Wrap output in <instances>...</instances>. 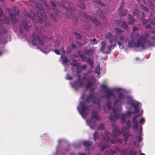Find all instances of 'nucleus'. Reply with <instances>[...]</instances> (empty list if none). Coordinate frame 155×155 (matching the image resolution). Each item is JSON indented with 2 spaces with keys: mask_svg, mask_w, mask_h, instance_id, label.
Segmentation results:
<instances>
[{
  "mask_svg": "<svg viewBox=\"0 0 155 155\" xmlns=\"http://www.w3.org/2000/svg\"><path fill=\"white\" fill-rule=\"evenodd\" d=\"M98 129L101 131V135L102 140L101 143L98 144V147H99L101 150L103 151L105 149L108 148L109 146V143L110 141L111 134L108 132L105 131L104 127L102 124L100 125L97 128Z\"/></svg>",
  "mask_w": 155,
  "mask_h": 155,
  "instance_id": "obj_1",
  "label": "nucleus"
},
{
  "mask_svg": "<svg viewBox=\"0 0 155 155\" xmlns=\"http://www.w3.org/2000/svg\"><path fill=\"white\" fill-rule=\"evenodd\" d=\"M79 14L80 15V19L87 23L86 25H84V28L85 30L90 28V25L88 23L90 21H91L92 23L96 25L99 26L101 24V22L99 20L95 18L91 17L89 15L87 14L85 12H80Z\"/></svg>",
  "mask_w": 155,
  "mask_h": 155,
  "instance_id": "obj_2",
  "label": "nucleus"
},
{
  "mask_svg": "<svg viewBox=\"0 0 155 155\" xmlns=\"http://www.w3.org/2000/svg\"><path fill=\"white\" fill-rule=\"evenodd\" d=\"M32 19L35 22L42 24L43 22L46 28L50 27V22L46 17L45 13L44 12H42L38 11L37 13L34 14L31 17Z\"/></svg>",
  "mask_w": 155,
  "mask_h": 155,
  "instance_id": "obj_3",
  "label": "nucleus"
},
{
  "mask_svg": "<svg viewBox=\"0 0 155 155\" xmlns=\"http://www.w3.org/2000/svg\"><path fill=\"white\" fill-rule=\"evenodd\" d=\"M72 5V4L70 2H66L64 4H63L62 7L66 9L65 14L67 16L73 20H75L76 21L74 22L76 23L77 22V18L76 15L77 11L71 6Z\"/></svg>",
  "mask_w": 155,
  "mask_h": 155,
  "instance_id": "obj_4",
  "label": "nucleus"
},
{
  "mask_svg": "<svg viewBox=\"0 0 155 155\" xmlns=\"http://www.w3.org/2000/svg\"><path fill=\"white\" fill-rule=\"evenodd\" d=\"M127 115H124L123 114H121V119L122 124L124 126V127L122 128V130L124 137V140L126 142L127 141V137L129 136V129H130V122L129 119H127L126 118Z\"/></svg>",
  "mask_w": 155,
  "mask_h": 155,
  "instance_id": "obj_5",
  "label": "nucleus"
},
{
  "mask_svg": "<svg viewBox=\"0 0 155 155\" xmlns=\"http://www.w3.org/2000/svg\"><path fill=\"white\" fill-rule=\"evenodd\" d=\"M107 107L110 114V122H115L118 116L117 113V109H116L115 107L111 108V104L109 103H108L107 105Z\"/></svg>",
  "mask_w": 155,
  "mask_h": 155,
  "instance_id": "obj_6",
  "label": "nucleus"
},
{
  "mask_svg": "<svg viewBox=\"0 0 155 155\" xmlns=\"http://www.w3.org/2000/svg\"><path fill=\"white\" fill-rule=\"evenodd\" d=\"M6 11L10 15L12 22H16L17 21L16 17L18 15L19 13L18 9L16 8H14L12 9L7 8Z\"/></svg>",
  "mask_w": 155,
  "mask_h": 155,
  "instance_id": "obj_7",
  "label": "nucleus"
},
{
  "mask_svg": "<svg viewBox=\"0 0 155 155\" xmlns=\"http://www.w3.org/2000/svg\"><path fill=\"white\" fill-rule=\"evenodd\" d=\"M141 47L143 49L148 48L154 46L155 43L148 40L146 38L143 36H141Z\"/></svg>",
  "mask_w": 155,
  "mask_h": 155,
  "instance_id": "obj_8",
  "label": "nucleus"
},
{
  "mask_svg": "<svg viewBox=\"0 0 155 155\" xmlns=\"http://www.w3.org/2000/svg\"><path fill=\"white\" fill-rule=\"evenodd\" d=\"M101 87L103 88V91L105 92V97L106 98L108 99L114 96V94L112 89L108 88L107 86L104 84L101 85Z\"/></svg>",
  "mask_w": 155,
  "mask_h": 155,
  "instance_id": "obj_9",
  "label": "nucleus"
},
{
  "mask_svg": "<svg viewBox=\"0 0 155 155\" xmlns=\"http://www.w3.org/2000/svg\"><path fill=\"white\" fill-rule=\"evenodd\" d=\"M113 131L114 137L111 140H110L109 144L110 142L112 143H116L117 141H119V138L116 136H118L120 134V130L117 127H114L113 129Z\"/></svg>",
  "mask_w": 155,
  "mask_h": 155,
  "instance_id": "obj_10",
  "label": "nucleus"
},
{
  "mask_svg": "<svg viewBox=\"0 0 155 155\" xmlns=\"http://www.w3.org/2000/svg\"><path fill=\"white\" fill-rule=\"evenodd\" d=\"M94 14L95 15L101 19L104 20L106 19L104 11L100 9L98 7H95Z\"/></svg>",
  "mask_w": 155,
  "mask_h": 155,
  "instance_id": "obj_11",
  "label": "nucleus"
},
{
  "mask_svg": "<svg viewBox=\"0 0 155 155\" xmlns=\"http://www.w3.org/2000/svg\"><path fill=\"white\" fill-rule=\"evenodd\" d=\"M93 104L97 105L98 106H100V102L99 101L97 103V99L94 95V94H90L85 99V101L87 103H89L91 101Z\"/></svg>",
  "mask_w": 155,
  "mask_h": 155,
  "instance_id": "obj_12",
  "label": "nucleus"
},
{
  "mask_svg": "<svg viewBox=\"0 0 155 155\" xmlns=\"http://www.w3.org/2000/svg\"><path fill=\"white\" fill-rule=\"evenodd\" d=\"M80 104L81 108V110L80 112V114L82 117H86L87 116L86 111L89 110L91 105L87 106L85 103L81 102H80Z\"/></svg>",
  "mask_w": 155,
  "mask_h": 155,
  "instance_id": "obj_13",
  "label": "nucleus"
},
{
  "mask_svg": "<svg viewBox=\"0 0 155 155\" xmlns=\"http://www.w3.org/2000/svg\"><path fill=\"white\" fill-rule=\"evenodd\" d=\"M141 46V37L137 40V43L134 42L132 40L129 41L128 44V47L129 48H133L134 47L138 48L140 46Z\"/></svg>",
  "mask_w": 155,
  "mask_h": 155,
  "instance_id": "obj_14",
  "label": "nucleus"
},
{
  "mask_svg": "<svg viewBox=\"0 0 155 155\" xmlns=\"http://www.w3.org/2000/svg\"><path fill=\"white\" fill-rule=\"evenodd\" d=\"M32 44L35 46L37 45V43H38L39 45H44V41L41 40L39 36L38 35L34 37L32 39Z\"/></svg>",
  "mask_w": 155,
  "mask_h": 155,
  "instance_id": "obj_15",
  "label": "nucleus"
},
{
  "mask_svg": "<svg viewBox=\"0 0 155 155\" xmlns=\"http://www.w3.org/2000/svg\"><path fill=\"white\" fill-rule=\"evenodd\" d=\"M117 91L119 93L118 99H116L114 103L115 106H116L117 104H120L122 101L124 97V94L122 92L120 91V89L119 88L117 90Z\"/></svg>",
  "mask_w": 155,
  "mask_h": 155,
  "instance_id": "obj_16",
  "label": "nucleus"
},
{
  "mask_svg": "<svg viewBox=\"0 0 155 155\" xmlns=\"http://www.w3.org/2000/svg\"><path fill=\"white\" fill-rule=\"evenodd\" d=\"M101 45L100 48L101 52L106 54H109V51L108 50V46H106V44L104 41H102L101 42Z\"/></svg>",
  "mask_w": 155,
  "mask_h": 155,
  "instance_id": "obj_17",
  "label": "nucleus"
},
{
  "mask_svg": "<svg viewBox=\"0 0 155 155\" xmlns=\"http://www.w3.org/2000/svg\"><path fill=\"white\" fill-rule=\"evenodd\" d=\"M118 149L117 147H115L114 150H106L103 155H115L118 152Z\"/></svg>",
  "mask_w": 155,
  "mask_h": 155,
  "instance_id": "obj_18",
  "label": "nucleus"
},
{
  "mask_svg": "<svg viewBox=\"0 0 155 155\" xmlns=\"http://www.w3.org/2000/svg\"><path fill=\"white\" fill-rule=\"evenodd\" d=\"M92 72V70L91 69L89 70L86 73L84 74V78L87 81H90L91 80H92L93 79V76L89 75V74H91Z\"/></svg>",
  "mask_w": 155,
  "mask_h": 155,
  "instance_id": "obj_19",
  "label": "nucleus"
},
{
  "mask_svg": "<svg viewBox=\"0 0 155 155\" xmlns=\"http://www.w3.org/2000/svg\"><path fill=\"white\" fill-rule=\"evenodd\" d=\"M3 16V21H2V24H5V22L8 24L9 22V20L8 17L5 15H3V12L1 8H0V17H2Z\"/></svg>",
  "mask_w": 155,
  "mask_h": 155,
  "instance_id": "obj_20",
  "label": "nucleus"
},
{
  "mask_svg": "<svg viewBox=\"0 0 155 155\" xmlns=\"http://www.w3.org/2000/svg\"><path fill=\"white\" fill-rule=\"evenodd\" d=\"M78 54H79L80 58L81 60L84 62H87V55L84 52L82 54L81 53V51H79L78 52Z\"/></svg>",
  "mask_w": 155,
  "mask_h": 155,
  "instance_id": "obj_21",
  "label": "nucleus"
},
{
  "mask_svg": "<svg viewBox=\"0 0 155 155\" xmlns=\"http://www.w3.org/2000/svg\"><path fill=\"white\" fill-rule=\"evenodd\" d=\"M77 5L81 8V9H84L86 8V6L84 3L83 1L84 0H77Z\"/></svg>",
  "mask_w": 155,
  "mask_h": 155,
  "instance_id": "obj_22",
  "label": "nucleus"
},
{
  "mask_svg": "<svg viewBox=\"0 0 155 155\" xmlns=\"http://www.w3.org/2000/svg\"><path fill=\"white\" fill-rule=\"evenodd\" d=\"M113 35L112 33L108 32L107 33V34L105 35V38L107 39H110L109 40V42L110 44H113V41H115L114 39H112L110 38L111 37H112V36Z\"/></svg>",
  "mask_w": 155,
  "mask_h": 155,
  "instance_id": "obj_23",
  "label": "nucleus"
},
{
  "mask_svg": "<svg viewBox=\"0 0 155 155\" xmlns=\"http://www.w3.org/2000/svg\"><path fill=\"white\" fill-rule=\"evenodd\" d=\"M91 118H94L97 120H98L100 117L98 115V113L97 111H93L91 113Z\"/></svg>",
  "mask_w": 155,
  "mask_h": 155,
  "instance_id": "obj_24",
  "label": "nucleus"
},
{
  "mask_svg": "<svg viewBox=\"0 0 155 155\" xmlns=\"http://www.w3.org/2000/svg\"><path fill=\"white\" fill-rule=\"evenodd\" d=\"M93 142L88 140H85L82 142V144L84 146L86 147H89L93 145Z\"/></svg>",
  "mask_w": 155,
  "mask_h": 155,
  "instance_id": "obj_25",
  "label": "nucleus"
},
{
  "mask_svg": "<svg viewBox=\"0 0 155 155\" xmlns=\"http://www.w3.org/2000/svg\"><path fill=\"white\" fill-rule=\"evenodd\" d=\"M23 25L25 29L26 30H28L30 27V23L28 22V21H27L26 20L23 21Z\"/></svg>",
  "mask_w": 155,
  "mask_h": 155,
  "instance_id": "obj_26",
  "label": "nucleus"
},
{
  "mask_svg": "<svg viewBox=\"0 0 155 155\" xmlns=\"http://www.w3.org/2000/svg\"><path fill=\"white\" fill-rule=\"evenodd\" d=\"M119 26L122 27L125 29H127L128 26L127 24V22L121 20V23L120 24Z\"/></svg>",
  "mask_w": 155,
  "mask_h": 155,
  "instance_id": "obj_27",
  "label": "nucleus"
},
{
  "mask_svg": "<svg viewBox=\"0 0 155 155\" xmlns=\"http://www.w3.org/2000/svg\"><path fill=\"white\" fill-rule=\"evenodd\" d=\"M50 4L52 7V9L55 14L57 13V10L55 8L56 6V3L54 2L53 0H51V2Z\"/></svg>",
  "mask_w": 155,
  "mask_h": 155,
  "instance_id": "obj_28",
  "label": "nucleus"
},
{
  "mask_svg": "<svg viewBox=\"0 0 155 155\" xmlns=\"http://www.w3.org/2000/svg\"><path fill=\"white\" fill-rule=\"evenodd\" d=\"M86 62L90 65L91 68H94V61L90 58H87Z\"/></svg>",
  "mask_w": 155,
  "mask_h": 155,
  "instance_id": "obj_29",
  "label": "nucleus"
},
{
  "mask_svg": "<svg viewBox=\"0 0 155 155\" xmlns=\"http://www.w3.org/2000/svg\"><path fill=\"white\" fill-rule=\"evenodd\" d=\"M88 124L92 129H94V127L95 126V123L94 122H92V120H88Z\"/></svg>",
  "mask_w": 155,
  "mask_h": 155,
  "instance_id": "obj_30",
  "label": "nucleus"
},
{
  "mask_svg": "<svg viewBox=\"0 0 155 155\" xmlns=\"http://www.w3.org/2000/svg\"><path fill=\"white\" fill-rule=\"evenodd\" d=\"M128 15L129 17V21H128V23L130 24H132L134 22V19L133 18V16L129 14Z\"/></svg>",
  "mask_w": 155,
  "mask_h": 155,
  "instance_id": "obj_31",
  "label": "nucleus"
},
{
  "mask_svg": "<svg viewBox=\"0 0 155 155\" xmlns=\"http://www.w3.org/2000/svg\"><path fill=\"white\" fill-rule=\"evenodd\" d=\"M93 137L95 141L99 139V133L97 131H95L93 134Z\"/></svg>",
  "mask_w": 155,
  "mask_h": 155,
  "instance_id": "obj_32",
  "label": "nucleus"
},
{
  "mask_svg": "<svg viewBox=\"0 0 155 155\" xmlns=\"http://www.w3.org/2000/svg\"><path fill=\"white\" fill-rule=\"evenodd\" d=\"M93 80H94L93 79L92 80H91L90 81H88V82L86 85V87L87 89L90 88L93 86V84L92 82Z\"/></svg>",
  "mask_w": 155,
  "mask_h": 155,
  "instance_id": "obj_33",
  "label": "nucleus"
},
{
  "mask_svg": "<svg viewBox=\"0 0 155 155\" xmlns=\"http://www.w3.org/2000/svg\"><path fill=\"white\" fill-rule=\"evenodd\" d=\"M78 77L77 80V83L78 84V86L79 87H82L83 86V81H81V77L80 75H78Z\"/></svg>",
  "mask_w": 155,
  "mask_h": 155,
  "instance_id": "obj_34",
  "label": "nucleus"
},
{
  "mask_svg": "<svg viewBox=\"0 0 155 155\" xmlns=\"http://www.w3.org/2000/svg\"><path fill=\"white\" fill-rule=\"evenodd\" d=\"M127 10H124L123 9H121L120 13V16H125L127 13Z\"/></svg>",
  "mask_w": 155,
  "mask_h": 155,
  "instance_id": "obj_35",
  "label": "nucleus"
},
{
  "mask_svg": "<svg viewBox=\"0 0 155 155\" xmlns=\"http://www.w3.org/2000/svg\"><path fill=\"white\" fill-rule=\"evenodd\" d=\"M39 1L44 5L46 9L49 10L50 9L49 7L45 0H39Z\"/></svg>",
  "mask_w": 155,
  "mask_h": 155,
  "instance_id": "obj_36",
  "label": "nucleus"
},
{
  "mask_svg": "<svg viewBox=\"0 0 155 155\" xmlns=\"http://www.w3.org/2000/svg\"><path fill=\"white\" fill-rule=\"evenodd\" d=\"M61 58L62 59V61L64 63H66L70 61V60L68 59V57L66 56H61Z\"/></svg>",
  "mask_w": 155,
  "mask_h": 155,
  "instance_id": "obj_37",
  "label": "nucleus"
},
{
  "mask_svg": "<svg viewBox=\"0 0 155 155\" xmlns=\"http://www.w3.org/2000/svg\"><path fill=\"white\" fill-rule=\"evenodd\" d=\"M74 35V38L76 39L79 40L81 39L82 38V35L80 34H78V33L75 32Z\"/></svg>",
  "mask_w": 155,
  "mask_h": 155,
  "instance_id": "obj_38",
  "label": "nucleus"
},
{
  "mask_svg": "<svg viewBox=\"0 0 155 155\" xmlns=\"http://www.w3.org/2000/svg\"><path fill=\"white\" fill-rule=\"evenodd\" d=\"M101 69V68L100 67V65L99 64L97 65L95 68V72L98 74H100Z\"/></svg>",
  "mask_w": 155,
  "mask_h": 155,
  "instance_id": "obj_39",
  "label": "nucleus"
},
{
  "mask_svg": "<svg viewBox=\"0 0 155 155\" xmlns=\"http://www.w3.org/2000/svg\"><path fill=\"white\" fill-rule=\"evenodd\" d=\"M111 45H108V50L109 51V53L110 52L111 49L114 48L116 45V43L115 44Z\"/></svg>",
  "mask_w": 155,
  "mask_h": 155,
  "instance_id": "obj_40",
  "label": "nucleus"
},
{
  "mask_svg": "<svg viewBox=\"0 0 155 155\" xmlns=\"http://www.w3.org/2000/svg\"><path fill=\"white\" fill-rule=\"evenodd\" d=\"M84 53L87 56H91V54H93V52L92 50H88L87 51H85Z\"/></svg>",
  "mask_w": 155,
  "mask_h": 155,
  "instance_id": "obj_41",
  "label": "nucleus"
},
{
  "mask_svg": "<svg viewBox=\"0 0 155 155\" xmlns=\"http://www.w3.org/2000/svg\"><path fill=\"white\" fill-rule=\"evenodd\" d=\"M140 7L143 10L146 12H148L149 11V9L147 7L141 4Z\"/></svg>",
  "mask_w": 155,
  "mask_h": 155,
  "instance_id": "obj_42",
  "label": "nucleus"
},
{
  "mask_svg": "<svg viewBox=\"0 0 155 155\" xmlns=\"http://www.w3.org/2000/svg\"><path fill=\"white\" fill-rule=\"evenodd\" d=\"M139 103L138 102H135L132 104V105L134 107V108H137V107H139Z\"/></svg>",
  "mask_w": 155,
  "mask_h": 155,
  "instance_id": "obj_43",
  "label": "nucleus"
},
{
  "mask_svg": "<svg viewBox=\"0 0 155 155\" xmlns=\"http://www.w3.org/2000/svg\"><path fill=\"white\" fill-rule=\"evenodd\" d=\"M150 19L146 20L144 18H143L142 20V22H143V25H144L146 24L149 23Z\"/></svg>",
  "mask_w": 155,
  "mask_h": 155,
  "instance_id": "obj_44",
  "label": "nucleus"
},
{
  "mask_svg": "<svg viewBox=\"0 0 155 155\" xmlns=\"http://www.w3.org/2000/svg\"><path fill=\"white\" fill-rule=\"evenodd\" d=\"M138 123L137 121H135L134 124L133 125V129L137 130L138 128Z\"/></svg>",
  "mask_w": 155,
  "mask_h": 155,
  "instance_id": "obj_45",
  "label": "nucleus"
},
{
  "mask_svg": "<svg viewBox=\"0 0 155 155\" xmlns=\"http://www.w3.org/2000/svg\"><path fill=\"white\" fill-rule=\"evenodd\" d=\"M50 17L53 21H56V20L55 16L53 14H50Z\"/></svg>",
  "mask_w": 155,
  "mask_h": 155,
  "instance_id": "obj_46",
  "label": "nucleus"
},
{
  "mask_svg": "<svg viewBox=\"0 0 155 155\" xmlns=\"http://www.w3.org/2000/svg\"><path fill=\"white\" fill-rule=\"evenodd\" d=\"M137 151H134V149H131L130 151V155H136Z\"/></svg>",
  "mask_w": 155,
  "mask_h": 155,
  "instance_id": "obj_47",
  "label": "nucleus"
},
{
  "mask_svg": "<svg viewBox=\"0 0 155 155\" xmlns=\"http://www.w3.org/2000/svg\"><path fill=\"white\" fill-rule=\"evenodd\" d=\"M24 14L26 16L29 17V18H31V16L30 14L27 12L26 11H25L24 12Z\"/></svg>",
  "mask_w": 155,
  "mask_h": 155,
  "instance_id": "obj_48",
  "label": "nucleus"
},
{
  "mask_svg": "<svg viewBox=\"0 0 155 155\" xmlns=\"http://www.w3.org/2000/svg\"><path fill=\"white\" fill-rule=\"evenodd\" d=\"M36 6L40 10H41V9H42V5L40 3H37Z\"/></svg>",
  "mask_w": 155,
  "mask_h": 155,
  "instance_id": "obj_49",
  "label": "nucleus"
},
{
  "mask_svg": "<svg viewBox=\"0 0 155 155\" xmlns=\"http://www.w3.org/2000/svg\"><path fill=\"white\" fill-rule=\"evenodd\" d=\"M91 41H92L93 43L92 44L93 45L94 44H96L97 43V39L95 38H94L93 39H91Z\"/></svg>",
  "mask_w": 155,
  "mask_h": 155,
  "instance_id": "obj_50",
  "label": "nucleus"
},
{
  "mask_svg": "<svg viewBox=\"0 0 155 155\" xmlns=\"http://www.w3.org/2000/svg\"><path fill=\"white\" fill-rule=\"evenodd\" d=\"M114 30L117 33H121L122 31L120 29L117 28H114Z\"/></svg>",
  "mask_w": 155,
  "mask_h": 155,
  "instance_id": "obj_51",
  "label": "nucleus"
},
{
  "mask_svg": "<svg viewBox=\"0 0 155 155\" xmlns=\"http://www.w3.org/2000/svg\"><path fill=\"white\" fill-rule=\"evenodd\" d=\"M139 12V11H138V10H134L133 12V15L134 16H135Z\"/></svg>",
  "mask_w": 155,
  "mask_h": 155,
  "instance_id": "obj_52",
  "label": "nucleus"
},
{
  "mask_svg": "<svg viewBox=\"0 0 155 155\" xmlns=\"http://www.w3.org/2000/svg\"><path fill=\"white\" fill-rule=\"evenodd\" d=\"M121 20H117L115 21V24L116 25L119 26L120 24L121 23Z\"/></svg>",
  "mask_w": 155,
  "mask_h": 155,
  "instance_id": "obj_53",
  "label": "nucleus"
},
{
  "mask_svg": "<svg viewBox=\"0 0 155 155\" xmlns=\"http://www.w3.org/2000/svg\"><path fill=\"white\" fill-rule=\"evenodd\" d=\"M149 23H150L152 24L153 25H155V21L152 20L151 19H150L149 20Z\"/></svg>",
  "mask_w": 155,
  "mask_h": 155,
  "instance_id": "obj_54",
  "label": "nucleus"
},
{
  "mask_svg": "<svg viewBox=\"0 0 155 155\" xmlns=\"http://www.w3.org/2000/svg\"><path fill=\"white\" fill-rule=\"evenodd\" d=\"M145 28L146 29H147L148 28H151L152 26H151V25L150 24L146 25L145 26Z\"/></svg>",
  "mask_w": 155,
  "mask_h": 155,
  "instance_id": "obj_55",
  "label": "nucleus"
},
{
  "mask_svg": "<svg viewBox=\"0 0 155 155\" xmlns=\"http://www.w3.org/2000/svg\"><path fill=\"white\" fill-rule=\"evenodd\" d=\"M137 139L138 140L139 142H140V141L142 139L141 135H138L137 136Z\"/></svg>",
  "mask_w": 155,
  "mask_h": 155,
  "instance_id": "obj_56",
  "label": "nucleus"
},
{
  "mask_svg": "<svg viewBox=\"0 0 155 155\" xmlns=\"http://www.w3.org/2000/svg\"><path fill=\"white\" fill-rule=\"evenodd\" d=\"M66 78L67 79L69 80H71L72 79V78L68 74H67V75Z\"/></svg>",
  "mask_w": 155,
  "mask_h": 155,
  "instance_id": "obj_57",
  "label": "nucleus"
},
{
  "mask_svg": "<svg viewBox=\"0 0 155 155\" xmlns=\"http://www.w3.org/2000/svg\"><path fill=\"white\" fill-rule=\"evenodd\" d=\"M94 89L95 88H91V89L89 91L90 94H94Z\"/></svg>",
  "mask_w": 155,
  "mask_h": 155,
  "instance_id": "obj_58",
  "label": "nucleus"
},
{
  "mask_svg": "<svg viewBox=\"0 0 155 155\" xmlns=\"http://www.w3.org/2000/svg\"><path fill=\"white\" fill-rule=\"evenodd\" d=\"M54 52L57 55L60 54V52L57 49H55L54 50Z\"/></svg>",
  "mask_w": 155,
  "mask_h": 155,
  "instance_id": "obj_59",
  "label": "nucleus"
},
{
  "mask_svg": "<svg viewBox=\"0 0 155 155\" xmlns=\"http://www.w3.org/2000/svg\"><path fill=\"white\" fill-rule=\"evenodd\" d=\"M87 66L86 64H83L82 66H81V69L84 70L86 68H87Z\"/></svg>",
  "mask_w": 155,
  "mask_h": 155,
  "instance_id": "obj_60",
  "label": "nucleus"
},
{
  "mask_svg": "<svg viewBox=\"0 0 155 155\" xmlns=\"http://www.w3.org/2000/svg\"><path fill=\"white\" fill-rule=\"evenodd\" d=\"M93 1L95 3L101 4V1L100 0H93Z\"/></svg>",
  "mask_w": 155,
  "mask_h": 155,
  "instance_id": "obj_61",
  "label": "nucleus"
},
{
  "mask_svg": "<svg viewBox=\"0 0 155 155\" xmlns=\"http://www.w3.org/2000/svg\"><path fill=\"white\" fill-rule=\"evenodd\" d=\"M124 36L123 35H121L119 36V39L120 40H124Z\"/></svg>",
  "mask_w": 155,
  "mask_h": 155,
  "instance_id": "obj_62",
  "label": "nucleus"
},
{
  "mask_svg": "<svg viewBox=\"0 0 155 155\" xmlns=\"http://www.w3.org/2000/svg\"><path fill=\"white\" fill-rule=\"evenodd\" d=\"M138 28L137 27L135 26H134L133 27V28L132 29V31L133 32H134L135 31H137V30H138Z\"/></svg>",
  "mask_w": 155,
  "mask_h": 155,
  "instance_id": "obj_63",
  "label": "nucleus"
},
{
  "mask_svg": "<svg viewBox=\"0 0 155 155\" xmlns=\"http://www.w3.org/2000/svg\"><path fill=\"white\" fill-rule=\"evenodd\" d=\"M124 6V4L123 2H121V4L120 6L119 9L121 10V9H123L122 8Z\"/></svg>",
  "mask_w": 155,
  "mask_h": 155,
  "instance_id": "obj_64",
  "label": "nucleus"
}]
</instances>
